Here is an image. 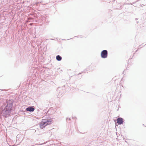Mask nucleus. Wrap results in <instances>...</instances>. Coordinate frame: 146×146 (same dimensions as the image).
I'll return each instance as SVG.
<instances>
[{
	"label": "nucleus",
	"mask_w": 146,
	"mask_h": 146,
	"mask_svg": "<svg viewBox=\"0 0 146 146\" xmlns=\"http://www.w3.org/2000/svg\"><path fill=\"white\" fill-rule=\"evenodd\" d=\"M12 107V105L11 104H8L6 106V109L7 110H11Z\"/></svg>",
	"instance_id": "4"
},
{
	"label": "nucleus",
	"mask_w": 146,
	"mask_h": 146,
	"mask_svg": "<svg viewBox=\"0 0 146 146\" xmlns=\"http://www.w3.org/2000/svg\"><path fill=\"white\" fill-rule=\"evenodd\" d=\"M51 123V121L43 119L40 123V127L41 129H43L48 125L50 124Z\"/></svg>",
	"instance_id": "1"
},
{
	"label": "nucleus",
	"mask_w": 146,
	"mask_h": 146,
	"mask_svg": "<svg viewBox=\"0 0 146 146\" xmlns=\"http://www.w3.org/2000/svg\"><path fill=\"white\" fill-rule=\"evenodd\" d=\"M56 59L58 61H60L62 59V58L60 56L57 55L56 56Z\"/></svg>",
	"instance_id": "6"
},
{
	"label": "nucleus",
	"mask_w": 146,
	"mask_h": 146,
	"mask_svg": "<svg viewBox=\"0 0 146 146\" xmlns=\"http://www.w3.org/2000/svg\"><path fill=\"white\" fill-rule=\"evenodd\" d=\"M101 57L103 58H106L108 56V52L107 50H104L102 51L101 54Z\"/></svg>",
	"instance_id": "2"
},
{
	"label": "nucleus",
	"mask_w": 146,
	"mask_h": 146,
	"mask_svg": "<svg viewBox=\"0 0 146 146\" xmlns=\"http://www.w3.org/2000/svg\"><path fill=\"white\" fill-rule=\"evenodd\" d=\"M117 123L119 124H123V119L121 117L118 118L117 119Z\"/></svg>",
	"instance_id": "3"
},
{
	"label": "nucleus",
	"mask_w": 146,
	"mask_h": 146,
	"mask_svg": "<svg viewBox=\"0 0 146 146\" xmlns=\"http://www.w3.org/2000/svg\"><path fill=\"white\" fill-rule=\"evenodd\" d=\"M35 110V108L33 107H28L26 108V110L27 111H33Z\"/></svg>",
	"instance_id": "5"
},
{
	"label": "nucleus",
	"mask_w": 146,
	"mask_h": 146,
	"mask_svg": "<svg viewBox=\"0 0 146 146\" xmlns=\"http://www.w3.org/2000/svg\"><path fill=\"white\" fill-rule=\"evenodd\" d=\"M68 120H70V118Z\"/></svg>",
	"instance_id": "7"
}]
</instances>
